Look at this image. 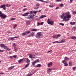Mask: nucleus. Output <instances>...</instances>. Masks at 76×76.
<instances>
[{
	"mask_svg": "<svg viewBox=\"0 0 76 76\" xmlns=\"http://www.w3.org/2000/svg\"><path fill=\"white\" fill-rule=\"evenodd\" d=\"M66 16H64V19H65V20H66V19H70L71 18V15H70V12H67L65 13Z\"/></svg>",
	"mask_w": 76,
	"mask_h": 76,
	"instance_id": "obj_1",
	"label": "nucleus"
},
{
	"mask_svg": "<svg viewBox=\"0 0 76 76\" xmlns=\"http://www.w3.org/2000/svg\"><path fill=\"white\" fill-rule=\"evenodd\" d=\"M42 34L40 32L37 33V34L35 35V37L37 39H41L42 38Z\"/></svg>",
	"mask_w": 76,
	"mask_h": 76,
	"instance_id": "obj_2",
	"label": "nucleus"
},
{
	"mask_svg": "<svg viewBox=\"0 0 76 76\" xmlns=\"http://www.w3.org/2000/svg\"><path fill=\"white\" fill-rule=\"evenodd\" d=\"M47 22L48 24H49V25H54V21L49 18L48 19Z\"/></svg>",
	"mask_w": 76,
	"mask_h": 76,
	"instance_id": "obj_3",
	"label": "nucleus"
},
{
	"mask_svg": "<svg viewBox=\"0 0 76 76\" xmlns=\"http://www.w3.org/2000/svg\"><path fill=\"white\" fill-rule=\"evenodd\" d=\"M65 15V14H64V13L61 15V19H63L62 21H67V20H69V19H68L66 18V20H65V19H64V16Z\"/></svg>",
	"mask_w": 76,
	"mask_h": 76,
	"instance_id": "obj_4",
	"label": "nucleus"
},
{
	"mask_svg": "<svg viewBox=\"0 0 76 76\" xmlns=\"http://www.w3.org/2000/svg\"><path fill=\"white\" fill-rule=\"evenodd\" d=\"M0 17L1 18V19L3 20V19H4L5 18H6L7 16L6 15H5V14H2L0 15Z\"/></svg>",
	"mask_w": 76,
	"mask_h": 76,
	"instance_id": "obj_5",
	"label": "nucleus"
},
{
	"mask_svg": "<svg viewBox=\"0 0 76 76\" xmlns=\"http://www.w3.org/2000/svg\"><path fill=\"white\" fill-rule=\"evenodd\" d=\"M0 46L2 48H3L5 50H6L7 48V46L4 45V44H0Z\"/></svg>",
	"mask_w": 76,
	"mask_h": 76,
	"instance_id": "obj_6",
	"label": "nucleus"
},
{
	"mask_svg": "<svg viewBox=\"0 0 76 76\" xmlns=\"http://www.w3.org/2000/svg\"><path fill=\"white\" fill-rule=\"evenodd\" d=\"M24 61H26L27 63H28V64H29L30 63V60H29V59H28V58H24Z\"/></svg>",
	"mask_w": 76,
	"mask_h": 76,
	"instance_id": "obj_7",
	"label": "nucleus"
},
{
	"mask_svg": "<svg viewBox=\"0 0 76 76\" xmlns=\"http://www.w3.org/2000/svg\"><path fill=\"white\" fill-rule=\"evenodd\" d=\"M52 72V68H48L47 69V73L48 74H50V73H51Z\"/></svg>",
	"mask_w": 76,
	"mask_h": 76,
	"instance_id": "obj_8",
	"label": "nucleus"
},
{
	"mask_svg": "<svg viewBox=\"0 0 76 76\" xmlns=\"http://www.w3.org/2000/svg\"><path fill=\"white\" fill-rule=\"evenodd\" d=\"M3 8V9L4 10H6V5L3 4L0 6V9Z\"/></svg>",
	"mask_w": 76,
	"mask_h": 76,
	"instance_id": "obj_9",
	"label": "nucleus"
},
{
	"mask_svg": "<svg viewBox=\"0 0 76 76\" xmlns=\"http://www.w3.org/2000/svg\"><path fill=\"white\" fill-rule=\"evenodd\" d=\"M19 38V37H11V38H9V40H12L13 41H14V40H15L14 38Z\"/></svg>",
	"mask_w": 76,
	"mask_h": 76,
	"instance_id": "obj_10",
	"label": "nucleus"
},
{
	"mask_svg": "<svg viewBox=\"0 0 76 76\" xmlns=\"http://www.w3.org/2000/svg\"><path fill=\"white\" fill-rule=\"evenodd\" d=\"M53 65V62H50L47 65L48 67H51Z\"/></svg>",
	"mask_w": 76,
	"mask_h": 76,
	"instance_id": "obj_11",
	"label": "nucleus"
},
{
	"mask_svg": "<svg viewBox=\"0 0 76 76\" xmlns=\"http://www.w3.org/2000/svg\"><path fill=\"white\" fill-rule=\"evenodd\" d=\"M31 24V21L29 20H28L26 22V24L27 26H28L29 25H30Z\"/></svg>",
	"mask_w": 76,
	"mask_h": 76,
	"instance_id": "obj_12",
	"label": "nucleus"
},
{
	"mask_svg": "<svg viewBox=\"0 0 76 76\" xmlns=\"http://www.w3.org/2000/svg\"><path fill=\"white\" fill-rule=\"evenodd\" d=\"M29 13L26 12L24 14L22 15V16H28V15H29Z\"/></svg>",
	"mask_w": 76,
	"mask_h": 76,
	"instance_id": "obj_13",
	"label": "nucleus"
},
{
	"mask_svg": "<svg viewBox=\"0 0 76 76\" xmlns=\"http://www.w3.org/2000/svg\"><path fill=\"white\" fill-rule=\"evenodd\" d=\"M27 19H29L30 20L32 19H34V16L31 15L30 17L28 18Z\"/></svg>",
	"mask_w": 76,
	"mask_h": 76,
	"instance_id": "obj_14",
	"label": "nucleus"
},
{
	"mask_svg": "<svg viewBox=\"0 0 76 76\" xmlns=\"http://www.w3.org/2000/svg\"><path fill=\"white\" fill-rule=\"evenodd\" d=\"M14 67H15L14 66H11L8 69L9 70H12L14 69Z\"/></svg>",
	"mask_w": 76,
	"mask_h": 76,
	"instance_id": "obj_15",
	"label": "nucleus"
},
{
	"mask_svg": "<svg viewBox=\"0 0 76 76\" xmlns=\"http://www.w3.org/2000/svg\"><path fill=\"white\" fill-rule=\"evenodd\" d=\"M70 38L73 39H76V37L75 36H72Z\"/></svg>",
	"mask_w": 76,
	"mask_h": 76,
	"instance_id": "obj_16",
	"label": "nucleus"
},
{
	"mask_svg": "<svg viewBox=\"0 0 76 76\" xmlns=\"http://www.w3.org/2000/svg\"><path fill=\"white\" fill-rule=\"evenodd\" d=\"M23 60H24V58H23L20 59L18 61V62H19V63H21V62H22V61H23Z\"/></svg>",
	"mask_w": 76,
	"mask_h": 76,
	"instance_id": "obj_17",
	"label": "nucleus"
},
{
	"mask_svg": "<svg viewBox=\"0 0 76 76\" xmlns=\"http://www.w3.org/2000/svg\"><path fill=\"white\" fill-rule=\"evenodd\" d=\"M38 31V29H36L35 28H33V29L31 30V31H32V32L33 31L35 32V31Z\"/></svg>",
	"mask_w": 76,
	"mask_h": 76,
	"instance_id": "obj_18",
	"label": "nucleus"
},
{
	"mask_svg": "<svg viewBox=\"0 0 76 76\" xmlns=\"http://www.w3.org/2000/svg\"><path fill=\"white\" fill-rule=\"evenodd\" d=\"M65 42V40H64L62 39L61 40V41L58 42V43H63V42Z\"/></svg>",
	"mask_w": 76,
	"mask_h": 76,
	"instance_id": "obj_19",
	"label": "nucleus"
},
{
	"mask_svg": "<svg viewBox=\"0 0 76 76\" xmlns=\"http://www.w3.org/2000/svg\"><path fill=\"white\" fill-rule=\"evenodd\" d=\"M45 17H47V16L45 15H42L40 16V18L42 19L43 18H45Z\"/></svg>",
	"mask_w": 76,
	"mask_h": 76,
	"instance_id": "obj_20",
	"label": "nucleus"
},
{
	"mask_svg": "<svg viewBox=\"0 0 76 76\" xmlns=\"http://www.w3.org/2000/svg\"><path fill=\"white\" fill-rule=\"evenodd\" d=\"M41 66V65L40 64H38L36 66L37 67H40Z\"/></svg>",
	"mask_w": 76,
	"mask_h": 76,
	"instance_id": "obj_21",
	"label": "nucleus"
},
{
	"mask_svg": "<svg viewBox=\"0 0 76 76\" xmlns=\"http://www.w3.org/2000/svg\"><path fill=\"white\" fill-rule=\"evenodd\" d=\"M69 58H67V57H65L64 58V60L65 61H67L68 60H69Z\"/></svg>",
	"mask_w": 76,
	"mask_h": 76,
	"instance_id": "obj_22",
	"label": "nucleus"
},
{
	"mask_svg": "<svg viewBox=\"0 0 76 76\" xmlns=\"http://www.w3.org/2000/svg\"><path fill=\"white\" fill-rule=\"evenodd\" d=\"M26 35H27V34H30V33H31V31H27L26 32Z\"/></svg>",
	"mask_w": 76,
	"mask_h": 76,
	"instance_id": "obj_23",
	"label": "nucleus"
},
{
	"mask_svg": "<svg viewBox=\"0 0 76 76\" xmlns=\"http://www.w3.org/2000/svg\"><path fill=\"white\" fill-rule=\"evenodd\" d=\"M22 36H25V35H26V32H25L23 33L22 34Z\"/></svg>",
	"mask_w": 76,
	"mask_h": 76,
	"instance_id": "obj_24",
	"label": "nucleus"
},
{
	"mask_svg": "<svg viewBox=\"0 0 76 76\" xmlns=\"http://www.w3.org/2000/svg\"><path fill=\"white\" fill-rule=\"evenodd\" d=\"M75 23H76V22H71L70 23V24L71 25H75Z\"/></svg>",
	"mask_w": 76,
	"mask_h": 76,
	"instance_id": "obj_25",
	"label": "nucleus"
},
{
	"mask_svg": "<svg viewBox=\"0 0 76 76\" xmlns=\"http://www.w3.org/2000/svg\"><path fill=\"white\" fill-rule=\"evenodd\" d=\"M65 60H64L63 61H62V63H64V64H65L66 63H67V62L66 61H65Z\"/></svg>",
	"mask_w": 76,
	"mask_h": 76,
	"instance_id": "obj_26",
	"label": "nucleus"
},
{
	"mask_svg": "<svg viewBox=\"0 0 76 76\" xmlns=\"http://www.w3.org/2000/svg\"><path fill=\"white\" fill-rule=\"evenodd\" d=\"M54 7V5H53V4H50L49 5V7Z\"/></svg>",
	"mask_w": 76,
	"mask_h": 76,
	"instance_id": "obj_27",
	"label": "nucleus"
},
{
	"mask_svg": "<svg viewBox=\"0 0 76 76\" xmlns=\"http://www.w3.org/2000/svg\"><path fill=\"white\" fill-rule=\"evenodd\" d=\"M34 32L31 33L30 34L31 36H29V37H31V36H34Z\"/></svg>",
	"mask_w": 76,
	"mask_h": 76,
	"instance_id": "obj_28",
	"label": "nucleus"
},
{
	"mask_svg": "<svg viewBox=\"0 0 76 76\" xmlns=\"http://www.w3.org/2000/svg\"><path fill=\"white\" fill-rule=\"evenodd\" d=\"M37 63L36 62H35V61H34L33 62H32V65H35V64Z\"/></svg>",
	"mask_w": 76,
	"mask_h": 76,
	"instance_id": "obj_29",
	"label": "nucleus"
},
{
	"mask_svg": "<svg viewBox=\"0 0 76 76\" xmlns=\"http://www.w3.org/2000/svg\"><path fill=\"white\" fill-rule=\"evenodd\" d=\"M39 59H37L35 61L36 63H38L39 62Z\"/></svg>",
	"mask_w": 76,
	"mask_h": 76,
	"instance_id": "obj_30",
	"label": "nucleus"
},
{
	"mask_svg": "<svg viewBox=\"0 0 76 76\" xmlns=\"http://www.w3.org/2000/svg\"><path fill=\"white\" fill-rule=\"evenodd\" d=\"M5 6L7 7H10V4H5Z\"/></svg>",
	"mask_w": 76,
	"mask_h": 76,
	"instance_id": "obj_31",
	"label": "nucleus"
},
{
	"mask_svg": "<svg viewBox=\"0 0 76 76\" xmlns=\"http://www.w3.org/2000/svg\"><path fill=\"white\" fill-rule=\"evenodd\" d=\"M14 51L16 52L17 51V50H18V49L16 48H14Z\"/></svg>",
	"mask_w": 76,
	"mask_h": 76,
	"instance_id": "obj_32",
	"label": "nucleus"
},
{
	"mask_svg": "<svg viewBox=\"0 0 76 76\" xmlns=\"http://www.w3.org/2000/svg\"><path fill=\"white\" fill-rule=\"evenodd\" d=\"M76 12L75 11H73L72 12V15H76Z\"/></svg>",
	"mask_w": 76,
	"mask_h": 76,
	"instance_id": "obj_33",
	"label": "nucleus"
},
{
	"mask_svg": "<svg viewBox=\"0 0 76 76\" xmlns=\"http://www.w3.org/2000/svg\"><path fill=\"white\" fill-rule=\"evenodd\" d=\"M53 38H56V39H57V38H58V37H57V36L56 35H55V36H54L53 37Z\"/></svg>",
	"mask_w": 76,
	"mask_h": 76,
	"instance_id": "obj_34",
	"label": "nucleus"
},
{
	"mask_svg": "<svg viewBox=\"0 0 76 76\" xmlns=\"http://www.w3.org/2000/svg\"><path fill=\"white\" fill-rule=\"evenodd\" d=\"M72 62L70 61L69 63V66H72Z\"/></svg>",
	"mask_w": 76,
	"mask_h": 76,
	"instance_id": "obj_35",
	"label": "nucleus"
},
{
	"mask_svg": "<svg viewBox=\"0 0 76 76\" xmlns=\"http://www.w3.org/2000/svg\"><path fill=\"white\" fill-rule=\"evenodd\" d=\"M38 12V11H34L33 12V13H34V14H35L37 13Z\"/></svg>",
	"mask_w": 76,
	"mask_h": 76,
	"instance_id": "obj_36",
	"label": "nucleus"
},
{
	"mask_svg": "<svg viewBox=\"0 0 76 76\" xmlns=\"http://www.w3.org/2000/svg\"><path fill=\"white\" fill-rule=\"evenodd\" d=\"M29 65V64L27 63V64L26 65L25 67H27Z\"/></svg>",
	"mask_w": 76,
	"mask_h": 76,
	"instance_id": "obj_37",
	"label": "nucleus"
},
{
	"mask_svg": "<svg viewBox=\"0 0 76 76\" xmlns=\"http://www.w3.org/2000/svg\"><path fill=\"white\" fill-rule=\"evenodd\" d=\"M57 35V37H58H58H60L61 36V34H58Z\"/></svg>",
	"mask_w": 76,
	"mask_h": 76,
	"instance_id": "obj_38",
	"label": "nucleus"
},
{
	"mask_svg": "<svg viewBox=\"0 0 76 76\" xmlns=\"http://www.w3.org/2000/svg\"><path fill=\"white\" fill-rule=\"evenodd\" d=\"M7 50H8V51H10L11 49H10L9 48H7L6 49V51H7Z\"/></svg>",
	"mask_w": 76,
	"mask_h": 76,
	"instance_id": "obj_39",
	"label": "nucleus"
},
{
	"mask_svg": "<svg viewBox=\"0 0 76 76\" xmlns=\"http://www.w3.org/2000/svg\"><path fill=\"white\" fill-rule=\"evenodd\" d=\"M26 10H27L26 8H24L23 10V12H25V11H26Z\"/></svg>",
	"mask_w": 76,
	"mask_h": 76,
	"instance_id": "obj_40",
	"label": "nucleus"
},
{
	"mask_svg": "<svg viewBox=\"0 0 76 76\" xmlns=\"http://www.w3.org/2000/svg\"><path fill=\"white\" fill-rule=\"evenodd\" d=\"M18 26L16 24H15V25H14V26H13V28H16V26Z\"/></svg>",
	"mask_w": 76,
	"mask_h": 76,
	"instance_id": "obj_41",
	"label": "nucleus"
},
{
	"mask_svg": "<svg viewBox=\"0 0 76 76\" xmlns=\"http://www.w3.org/2000/svg\"><path fill=\"white\" fill-rule=\"evenodd\" d=\"M54 43H58V41H56L55 42H53V44H54Z\"/></svg>",
	"mask_w": 76,
	"mask_h": 76,
	"instance_id": "obj_42",
	"label": "nucleus"
},
{
	"mask_svg": "<svg viewBox=\"0 0 76 76\" xmlns=\"http://www.w3.org/2000/svg\"><path fill=\"white\" fill-rule=\"evenodd\" d=\"M42 2H43L44 3H48V2L47 1H45L43 0H42Z\"/></svg>",
	"mask_w": 76,
	"mask_h": 76,
	"instance_id": "obj_43",
	"label": "nucleus"
},
{
	"mask_svg": "<svg viewBox=\"0 0 76 76\" xmlns=\"http://www.w3.org/2000/svg\"><path fill=\"white\" fill-rule=\"evenodd\" d=\"M76 29V27H73V31H75V29Z\"/></svg>",
	"mask_w": 76,
	"mask_h": 76,
	"instance_id": "obj_44",
	"label": "nucleus"
},
{
	"mask_svg": "<svg viewBox=\"0 0 76 76\" xmlns=\"http://www.w3.org/2000/svg\"><path fill=\"white\" fill-rule=\"evenodd\" d=\"M12 57L14 58H16L17 57V56H16V55H15L13 56Z\"/></svg>",
	"mask_w": 76,
	"mask_h": 76,
	"instance_id": "obj_45",
	"label": "nucleus"
},
{
	"mask_svg": "<svg viewBox=\"0 0 76 76\" xmlns=\"http://www.w3.org/2000/svg\"><path fill=\"white\" fill-rule=\"evenodd\" d=\"M60 25H61L62 26H64V24L61 23H60Z\"/></svg>",
	"mask_w": 76,
	"mask_h": 76,
	"instance_id": "obj_46",
	"label": "nucleus"
},
{
	"mask_svg": "<svg viewBox=\"0 0 76 76\" xmlns=\"http://www.w3.org/2000/svg\"><path fill=\"white\" fill-rule=\"evenodd\" d=\"M38 8H39V7H36L35 8H34V9H35V10H38Z\"/></svg>",
	"mask_w": 76,
	"mask_h": 76,
	"instance_id": "obj_47",
	"label": "nucleus"
},
{
	"mask_svg": "<svg viewBox=\"0 0 76 76\" xmlns=\"http://www.w3.org/2000/svg\"><path fill=\"white\" fill-rule=\"evenodd\" d=\"M64 66H68V64H67V63H66L65 64H64Z\"/></svg>",
	"mask_w": 76,
	"mask_h": 76,
	"instance_id": "obj_48",
	"label": "nucleus"
},
{
	"mask_svg": "<svg viewBox=\"0 0 76 76\" xmlns=\"http://www.w3.org/2000/svg\"><path fill=\"white\" fill-rule=\"evenodd\" d=\"M16 46V43H14L13 44V47H15Z\"/></svg>",
	"mask_w": 76,
	"mask_h": 76,
	"instance_id": "obj_49",
	"label": "nucleus"
},
{
	"mask_svg": "<svg viewBox=\"0 0 76 76\" xmlns=\"http://www.w3.org/2000/svg\"><path fill=\"white\" fill-rule=\"evenodd\" d=\"M63 6H64V5L63 4H61L60 5V7H63Z\"/></svg>",
	"mask_w": 76,
	"mask_h": 76,
	"instance_id": "obj_50",
	"label": "nucleus"
},
{
	"mask_svg": "<svg viewBox=\"0 0 76 76\" xmlns=\"http://www.w3.org/2000/svg\"><path fill=\"white\" fill-rule=\"evenodd\" d=\"M75 69H76V67H74L72 68V69L74 70Z\"/></svg>",
	"mask_w": 76,
	"mask_h": 76,
	"instance_id": "obj_51",
	"label": "nucleus"
},
{
	"mask_svg": "<svg viewBox=\"0 0 76 76\" xmlns=\"http://www.w3.org/2000/svg\"><path fill=\"white\" fill-rule=\"evenodd\" d=\"M32 13H33L32 11H29V14H32Z\"/></svg>",
	"mask_w": 76,
	"mask_h": 76,
	"instance_id": "obj_52",
	"label": "nucleus"
},
{
	"mask_svg": "<svg viewBox=\"0 0 76 76\" xmlns=\"http://www.w3.org/2000/svg\"><path fill=\"white\" fill-rule=\"evenodd\" d=\"M15 18H12L11 19V20H15Z\"/></svg>",
	"mask_w": 76,
	"mask_h": 76,
	"instance_id": "obj_53",
	"label": "nucleus"
},
{
	"mask_svg": "<svg viewBox=\"0 0 76 76\" xmlns=\"http://www.w3.org/2000/svg\"><path fill=\"white\" fill-rule=\"evenodd\" d=\"M34 72H33V71H31V72H30V74L31 75V74H32V75L34 74Z\"/></svg>",
	"mask_w": 76,
	"mask_h": 76,
	"instance_id": "obj_54",
	"label": "nucleus"
},
{
	"mask_svg": "<svg viewBox=\"0 0 76 76\" xmlns=\"http://www.w3.org/2000/svg\"><path fill=\"white\" fill-rule=\"evenodd\" d=\"M56 1L57 2H58L59 1H61V0H56Z\"/></svg>",
	"mask_w": 76,
	"mask_h": 76,
	"instance_id": "obj_55",
	"label": "nucleus"
},
{
	"mask_svg": "<svg viewBox=\"0 0 76 76\" xmlns=\"http://www.w3.org/2000/svg\"><path fill=\"white\" fill-rule=\"evenodd\" d=\"M9 58H11V59H12V58H13V57L12 56H10L9 57Z\"/></svg>",
	"mask_w": 76,
	"mask_h": 76,
	"instance_id": "obj_56",
	"label": "nucleus"
},
{
	"mask_svg": "<svg viewBox=\"0 0 76 76\" xmlns=\"http://www.w3.org/2000/svg\"><path fill=\"white\" fill-rule=\"evenodd\" d=\"M32 75V74H28L27 75V76H31Z\"/></svg>",
	"mask_w": 76,
	"mask_h": 76,
	"instance_id": "obj_57",
	"label": "nucleus"
},
{
	"mask_svg": "<svg viewBox=\"0 0 76 76\" xmlns=\"http://www.w3.org/2000/svg\"><path fill=\"white\" fill-rule=\"evenodd\" d=\"M33 57V56L32 55H30L29 56L30 58H32Z\"/></svg>",
	"mask_w": 76,
	"mask_h": 76,
	"instance_id": "obj_58",
	"label": "nucleus"
},
{
	"mask_svg": "<svg viewBox=\"0 0 76 76\" xmlns=\"http://www.w3.org/2000/svg\"><path fill=\"white\" fill-rule=\"evenodd\" d=\"M36 5H37V6H39V3H37L36 4Z\"/></svg>",
	"mask_w": 76,
	"mask_h": 76,
	"instance_id": "obj_59",
	"label": "nucleus"
},
{
	"mask_svg": "<svg viewBox=\"0 0 76 76\" xmlns=\"http://www.w3.org/2000/svg\"><path fill=\"white\" fill-rule=\"evenodd\" d=\"M4 50H0V53H1L2 52H3Z\"/></svg>",
	"mask_w": 76,
	"mask_h": 76,
	"instance_id": "obj_60",
	"label": "nucleus"
},
{
	"mask_svg": "<svg viewBox=\"0 0 76 76\" xmlns=\"http://www.w3.org/2000/svg\"><path fill=\"white\" fill-rule=\"evenodd\" d=\"M41 25H43V24H44V22H42L41 23H40Z\"/></svg>",
	"mask_w": 76,
	"mask_h": 76,
	"instance_id": "obj_61",
	"label": "nucleus"
},
{
	"mask_svg": "<svg viewBox=\"0 0 76 76\" xmlns=\"http://www.w3.org/2000/svg\"><path fill=\"white\" fill-rule=\"evenodd\" d=\"M37 26H39V25H40V23H37Z\"/></svg>",
	"mask_w": 76,
	"mask_h": 76,
	"instance_id": "obj_62",
	"label": "nucleus"
},
{
	"mask_svg": "<svg viewBox=\"0 0 76 76\" xmlns=\"http://www.w3.org/2000/svg\"><path fill=\"white\" fill-rule=\"evenodd\" d=\"M59 8V7H56L55 8L56 10H57V9H58Z\"/></svg>",
	"mask_w": 76,
	"mask_h": 76,
	"instance_id": "obj_63",
	"label": "nucleus"
},
{
	"mask_svg": "<svg viewBox=\"0 0 76 76\" xmlns=\"http://www.w3.org/2000/svg\"><path fill=\"white\" fill-rule=\"evenodd\" d=\"M3 74H4V73L3 72H1L0 73V75H3Z\"/></svg>",
	"mask_w": 76,
	"mask_h": 76,
	"instance_id": "obj_64",
	"label": "nucleus"
}]
</instances>
